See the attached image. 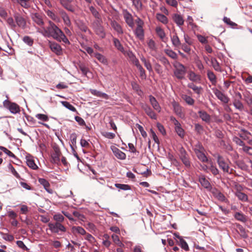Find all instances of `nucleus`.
<instances>
[{
	"mask_svg": "<svg viewBox=\"0 0 252 252\" xmlns=\"http://www.w3.org/2000/svg\"><path fill=\"white\" fill-rule=\"evenodd\" d=\"M209 164V172H211L214 176L219 174V170L216 166L214 164L212 160H208L207 161Z\"/></svg>",
	"mask_w": 252,
	"mask_h": 252,
	"instance_id": "21",
	"label": "nucleus"
},
{
	"mask_svg": "<svg viewBox=\"0 0 252 252\" xmlns=\"http://www.w3.org/2000/svg\"><path fill=\"white\" fill-rule=\"evenodd\" d=\"M210 62L212 67L216 71L222 72V70L221 67H220V64L215 58L211 57Z\"/></svg>",
	"mask_w": 252,
	"mask_h": 252,
	"instance_id": "23",
	"label": "nucleus"
},
{
	"mask_svg": "<svg viewBox=\"0 0 252 252\" xmlns=\"http://www.w3.org/2000/svg\"><path fill=\"white\" fill-rule=\"evenodd\" d=\"M112 238L113 239V242L115 243L116 245L120 247H124V245L121 242L120 240L119 237L118 235L113 234L112 235Z\"/></svg>",
	"mask_w": 252,
	"mask_h": 252,
	"instance_id": "41",
	"label": "nucleus"
},
{
	"mask_svg": "<svg viewBox=\"0 0 252 252\" xmlns=\"http://www.w3.org/2000/svg\"><path fill=\"white\" fill-rule=\"evenodd\" d=\"M94 57L96 58L101 63L107 64L108 63L107 59L102 55L98 53H94Z\"/></svg>",
	"mask_w": 252,
	"mask_h": 252,
	"instance_id": "36",
	"label": "nucleus"
},
{
	"mask_svg": "<svg viewBox=\"0 0 252 252\" xmlns=\"http://www.w3.org/2000/svg\"><path fill=\"white\" fill-rule=\"evenodd\" d=\"M39 182L41 184H42L44 186V188L48 192H51L48 189V188L49 187V184L46 180L44 179H39Z\"/></svg>",
	"mask_w": 252,
	"mask_h": 252,
	"instance_id": "51",
	"label": "nucleus"
},
{
	"mask_svg": "<svg viewBox=\"0 0 252 252\" xmlns=\"http://www.w3.org/2000/svg\"><path fill=\"white\" fill-rule=\"evenodd\" d=\"M149 100L153 108L158 112H160L161 110V107L156 99L152 95H150Z\"/></svg>",
	"mask_w": 252,
	"mask_h": 252,
	"instance_id": "20",
	"label": "nucleus"
},
{
	"mask_svg": "<svg viewBox=\"0 0 252 252\" xmlns=\"http://www.w3.org/2000/svg\"><path fill=\"white\" fill-rule=\"evenodd\" d=\"M217 163L220 168L222 169L224 172L230 173L231 172L229 168L228 162L226 161L220 155L217 156Z\"/></svg>",
	"mask_w": 252,
	"mask_h": 252,
	"instance_id": "4",
	"label": "nucleus"
},
{
	"mask_svg": "<svg viewBox=\"0 0 252 252\" xmlns=\"http://www.w3.org/2000/svg\"><path fill=\"white\" fill-rule=\"evenodd\" d=\"M156 18L158 21L163 24H166L168 22L167 18L165 15L160 13H157L156 14Z\"/></svg>",
	"mask_w": 252,
	"mask_h": 252,
	"instance_id": "38",
	"label": "nucleus"
},
{
	"mask_svg": "<svg viewBox=\"0 0 252 252\" xmlns=\"http://www.w3.org/2000/svg\"><path fill=\"white\" fill-rule=\"evenodd\" d=\"M137 127L138 128L139 130L140 131L141 135L143 137H146L147 136L146 132L144 130L143 127L139 124L136 125Z\"/></svg>",
	"mask_w": 252,
	"mask_h": 252,
	"instance_id": "63",
	"label": "nucleus"
},
{
	"mask_svg": "<svg viewBox=\"0 0 252 252\" xmlns=\"http://www.w3.org/2000/svg\"><path fill=\"white\" fill-rule=\"evenodd\" d=\"M62 103L65 107L72 111V112L76 111V108L69 102L67 101H62Z\"/></svg>",
	"mask_w": 252,
	"mask_h": 252,
	"instance_id": "46",
	"label": "nucleus"
},
{
	"mask_svg": "<svg viewBox=\"0 0 252 252\" xmlns=\"http://www.w3.org/2000/svg\"><path fill=\"white\" fill-rule=\"evenodd\" d=\"M59 14L62 17L64 25L68 27H71V22L68 15L66 14V13L62 10L60 11Z\"/></svg>",
	"mask_w": 252,
	"mask_h": 252,
	"instance_id": "17",
	"label": "nucleus"
},
{
	"mask_svg": "<svg viewBox=\"0 0 252 252\" xmlns=\"http://www.w3.org/2000/svg\"><path fill=\"white\" fill-rule=\"evenodd\" d=\"M115 186L118 189L124 190H127L130 189L129 186L126 184H115Z\"/></svg>",
	"mask_w": 252,
	"mask_h": 252,
	"instance_id": "48",
	"label": "nucleus"
},
{
	"mask_svg": "<svg viewBox=\"0 0 252 252\" xmlns=\"http://www.w3.org/2000/svg\"><path fill=\"white\" fill-rule=\"evenodd\" d=\"M49 229L52 233H59L60 231L64 232L66 231L65 227L59 222L49 223L48 224Z\"/></svg>",
	"mask_w": 252,
	"mask_h": 252,
	"instance_id": "5",
	"label": "nucleus"
},
{
	"mask_svg": "<svg viewBox=\"0 0 252 252\" xmlns=\"http://www.w3.org/2000/svg\"><path fill=\"white\" fill-rule=\"evenodd\" d=\"M123 53L126 56H127L131 60V61H132L136 58L133 53L131 51H128L125 52L124 51V53Z\"/></svg>",
	"mask_w": 252,
	"mask_h": 252,
	"instance_id": "62",
	"label": "nucleus"
},
{
	"mask_svg": "<svg viewBox=\"0 0 252 252\" xmlns=\"http://www.w3.org/2000/svg\"><path fill=\"white\" fill-rule=\"evenodd\" d=\"M90 91L91 93L96 96L102 97L106 99H108L109 98V96L106 94L101 92L100 91H97L94 89H90Z\"/></svg>",
	"mask_w": 252,
	"mask_h": 252,
	"instance_id": "29",
	"label": "nucleus"
},
{
	"mask_svg": "<svg viewBox=\"0 0 252 252\" xmlns=\"http://www.w3.org/2000/svg\"><path fill=\"white\" fill-rule=\"evenodd\" d=\"M95 32L101 38H104L105 36V33L103 27L100 25H97L94 28Z\"/></svg>",
	"mask_w": 252,
	"mask_h": 252,
	"instance_id": "33",
	"label": "nucleus"
},
{
	"mask_svg": "<svg viewBox=\"0 0 252 252\" xmlns=\"http://www.w3.org/2000/svg\"><path fill=\"white\" fill-rule=\"evenodd\" d=\"M70 141L71 144L73 145H75L76 144V139H77V135L75 133H73L71 134L70 136Z\"/></svg>",
	"mask_w": 252,
	"mask_h": 252,
	"instance_id": "64",
	"label": "nucleus"
},
{
	"mask_svg": "<svg viewBox=\"0 0 252 252\" xmlns=\"http://www.w3.org/2000/svg\"><path fill=\"white\" fill-rule=\"evenodd\" d=\"M173 19L176 24L179 26H182L184 24V20L182 16L178 14H175L173 16Z\"/></svg>",
	"mask_w": 252,
	"mask_h": 252,
	"instance_id": "30",
	"label": "nucleus"
},
{
	"mask_svg": "<svg viewBox=\"0 0 252 252\" xmlns=\"http://www.w3.org/2000/svg\"><path fill=\"white\" fill-rule=\"evenodd\" d=\"M111 149L112 150L113 154L115 157L118 159L124 160L126 158V155L122 151L115 146H111Z\"/></svg>",
	"mask_w": 252,
	"mask_h": 252,
	"instance_id": "10",
	"label": "nucleus"
},
{
	"mask_svg": "<svg viewBox=\"0 0 252 252\" xmlns=\"http://www.w3.org/2000/svg\"><path fill=\"white\" fill-rule=\"evenodd\" d=\"M102 135L108 139H113L115 137V133L109 132H104L102 133Z\"/></svg>",
	"mask_w": 252,
	"mask_h": 252,
	"instance_id": "59",
	"label": "nucleus"
},
{
	"mask_svg": "<svg viewBox=\"0 0 252 252\" xmlns=\"http://www.w3.org/2000/svg\"><path fill=\"white\" fill-rule=\"evenodd\" d=\"M198 114L199 117L202 119V121L209 123L211 120L210 116L205 111L200 110L198 111Z\"/></svg>",
	"mask_w": 252,
	"mask_h": 252,
	"instance_id": "26",
	"label": "nucleus"
},
{
	"mask_svg": "<svg viewBox=\"0 0 252 252\" xmlns=\"http://www.w3.org/2000/svg\"><path fill=\"white\" fill-rule=\"evenodd\" d=\"M35 118L37 119L44 121L47 122L49 120L48 117L47 115L42 114H37L35 115Z\"/></svg>",
	"mask_w": 252,
	"mask_h": 252,
	"instance_id": "50",
	"label": "nucleus"
},
{
	"mask_svg": "<svg viewBox=\"0 0 252 252\" xmlns=\"http://www.w3.org/2000/svg\"><path fill=\"white\" fill-rule=\"evenodd\" d=\"M51 50L57 55H60L62 53V48L60 45L53 42L50 45Z\"/></svg>",
	"mask_w": 252,
	"mask_h": 252,
	"instance_id": "27",
	"label": "nucleus"
},
{
	"mask_svg": "<svg viewBox=\"0 0 252 252\" xmlns=\"http://www.w3.org/2000/svg\"><path fill=\"white\" fill-rule=\"evenodd\" d=\"M147 45L149 49L152 51H155L157 50V46L155 42L152 39L147 41Z\"/></svg>",
	"mask_w": 252,
	"mask_h": 252,
	"instance_id": "43",
	"label": "nucleus"
},
{
	"mask_svg": "<svg viewBox=\"0 0 252 252\" xmlns=\"http://www.w3.org/2000/svg\"><path fill=\"white\" fill-rule=\"evenodd\" d=\"M54 220L56 221V222L61 223L64 220L63 216L61 214H55L53 216Z\"/></svg>",
	"mask_w": 252,
	"mask_h": 252,
	"instance_id": "49",
	"label": "nucleus"
},
{
	"mask_svg": "<svg viewBox=\"0 0 252 252\" xmlns=\"http://www.w3.org/2000/svg\"><path fill=\"white\" fill-rule=\"evenodd\" d=\"M176 132L178 135L181 137H183L185 135V131L184 129L181 127V126H177V127H175Z\"/></svg>",
	"mask_w": 252,
	"mask_h": 252,
	"instance_id": "53",
	"label": "nucleus"
},
{
	"mask_svg": "<svg viewBox=\"0 0 252 252\" xmlns=\"http://www.w3.org/2000/svg\"><path fill=\"white\" fill-rule=\"evenodd\" d=\"M244 96L245 101L248 105L252 104V96L249 93L247 92L245 93L244 94Z\"/></svg>",
	"mask_w": 252,
	"mask_h": 252,
	"instance_id": "47",
	"label": "nucleus"
},
{
	"mask_svg": "<svg viewBox=\"0 0 252 252\" xmlns=\"http://www.w3.org/2000/svg\"><path fill=\"white\" fill-rule=\"evenodd\" d=\"M188 87L192 89V90L196 94H199L201 93L202 88L198 87L193 83H189L188 85Z\"/></svg>",
	"mask_w": 252,
	"mask_h": 252,
	"instance_id": "42",
	"label": "nucleus"
},
{
	"mask_svg": "<svg viewBox=\"0 0 252 252\" xmlns=\"http://www.w3.org/2000/svg\"><path fill=\"white\" fill-rule=\"evenodd\" d=\"M156 33L158 36L162 40L163 42H166L167 38L166 37L165 33L160 27H157L155 29Z\"/></svg>",
	"mask_w": 252,
	"mask_h": 252,
	"instance_id": "19",
	"label": "nucleus"
},
{
	"mask_svg": "<svg viewBox=\"0 0 252 252\" xmlns=\"http://www.w3.org/2000/svg\"><path fill=\"white\" fill-rule=\"evenodd\" d=\"M90 10L93 14V15L96 18L99 19V15L97 11L92 6H90Z\"/></svg>",
	"mask_w": 252,
	"mask_h": 252,
	"instance_id": "61",
	"label": "nucleus"
},
{
	"mask_svg": "<svg viewBox=\"0 0 252 252\" xmlns=\"http://www.w3.org/2000/svg\"><path fill=\"white\" fill-rule=\"evenodd\" d=\"M180 246L182 249L185 250V251H188L189 250V246L187 244V243L183 240L182 238H180Z\"/></svg>",
	"mask_w": 252,
	"mask_h": 252,
	"instance_id": "56",
	"label": "nucleus"
},
{
	"mask_svg": "<svg viewBox=\"0 0 252 252\" xmlns=\"http://www.w3.org/2000/svg\"><path fill=\"white\" fill-rule=\"evenodd\" d=\"M213 195L221 202H227L228 200L224 195L216 189L214 188L211 191Z\"/></svg>",
	"mask_w": 252,
	"mask_h": 252,
	"instance_id": "15",
	"label": "nucleus"
},
{
	"mask_svg": "<svg viewBox=\"0 0 252 252\" xmlns=\"http://www.w3.org/2000/svg\"><path fill=\"white\" fill-rule=\"evenodd\" d=\"M14 17L17 26L22 28H24L26 25L25 19L18 13L14 14Z\"/></svg>",
	"mask_w": 252,
	"mask_h": 252,
	"instance_id": "11",
	"label": "nucleus"
},
{
	"mask_svg": "<svg viewBox=\"0 0 252 252\" xmlns=\"http://www.w3.org/2000/svg\"><path fill=\"white\" fill-rule=\"evenodd\" d=\"M71 231L73 234H79L80 235H85L86 232L85 230L81 226H73L71 228Z\"/></svg>",
	"mask_w": 252,
	"mask_h": 252,
	"instance_id": "31",
	"label": "nucleus"
},
{
	"mask_svg": "<svg viewBox=\"0 0 252 252\" xmlns=\"http://www.w3.org/2000/svg\"><path fill=\"white\" fill-rule=\"evenodd\" d=\"M180 158L187 167H189L190 165L189 158L186 151L183 149L181 148L180 150Z\"/></svg>",
	"mask_w": 252,
	"mask_h": 252,
	"instance_id": "9",
	"label": "nucleus"
},
{
	"mask_svg": "<svg viewBox=\"0 0 252 252\" xmlns=\"http://www.w3.org/2000/svg\"><path fill=\"white\" fill-rule=\"evenodd\" d=\"M235 218L241 221H246V219L244 215L240 213H236L235 215Z\"/></svg>",
	"mask_w": 252,
	"mask_h": 252,
	"instance_id": "58",
	"label": "nucleus"
},
{
	"mask_svg": "<svg viewBox=\"0 0 252 252\" xmlns=\"http://www.w3.org/2000/svg\"><path fill=\"white\" fill-rule=\"evenodd\" d=\"M111 25L118 33L122 34L123 32L121 26L116 22L113 21L111 22Z\"/></svg>",
	"mask_w": 252,
	"mask_h": 252,
	"instance_id": "37",
	"label": "nucleus"
},
{
	"mask_svg": "<svg viewBox=\"0 0 252 252\" xmlns=\"http://www.w3.org/2000/svg\"><path fill=\"white\" fill-rule=\"evenodd\" d=\"M233 105L235 107L239 110H242L244 108L243 105L241 100H234L233 101Z\"/></svg>",
	"mask_w": 252,
	"mask_h": 252,
	"instance_id": "52",
	"label": "nucleus"
},
{
	"mask_svg": "<svg viewBox=\"0 0 252 252\" xmlns=\"http://www.w3.org/2000/svg\"><path fill=\"white\" fill-rule=\"evenodd\" d=\"M48 27H42L37 28V32L41 33L45 37L52 36L59 41H63L65 43L69 44V41L66 38L62 31L59 29L53 22H49Z\"/></svg>",
	"mask_w": 252,
	"mask_h": 252,
	"instance_id": "1",
	"label": "nucleus"
},
{
	"mask_svg": "<svg viewBox=\"0 0 252 252\" xmlns=\"http://www.w3.org/2000/svg\"><path fill=\"white\" fill-rule=\"evenodd\" d=\"M199 181L202 186L208 190L211 191L212 189H214L212 188L210 182L206 179L204 175H201L199 177Z\"/></svg>",
	"mask_w": 252,
	"mask_h": 252,
	"instance_id": "12",
	"label": "nucleus"
},
{
	"mask_svg": "<svg viewBox=\"0 0 252 252\" xmlns=\"http://www.w3.org/2000/svg\"><path fill=\"white\" fill-rule=\"evenodd\" d=\"M18 2L24 8H27L30 6L29 0H18Z\"/></svg>",
	"mask_w": 252,
	"mask_h": 252,
	"instance_id": "54",
	"label": "nucleus"
},
{
	"mask_svg": "<svg viewBox=\"0 0 252 252\" xmlns=\"http://www.w3.org/2000/svg\"><path fill=\"white\" fill-rule=\"evenodd\" d=\"M3 104L4 106L7 108L10 112L13 114H16L20 112V107L15 103L11 102L7 100H5L3 101Z\"/></svg>",
	"mask_w": 252,
	"mask_h": 252,
	"instance_id": "7",
	"label": "nucleus"
},
{
	"mask_svg": "<svg viewBox=\"0 0 252 252\" xmlns=\"http://www.w3.org/2000/svg\"><path fill=\"white\" fill-rule=\"evenodd\" d=\"M165 53L172 59H176L177 58V54L172 50L166 49L165 50Z\"/></svg>",
	"mask_w": 252,
	"mask_h": 252,
	"instance_id": "45",
	"label": "nucleus"
},
{
	"mask_svg": "<svg viewBox=\"0 0 252 252\" xmlns=\"http://www.w3.org/2000/svg\"><path fill=\"white\" fill-rule=\"evenodd\" d=\"M8 168L9 170L12 173V174L17 178L20 179V176L19 173L16 171L13 166L11 164H9L8 165Z\"/></svg>",
	"mask_w": 252,
	"mask_h": 252,
	"instance_id": "44",
	"label": "nucleus"
},
{
	"mask_svg": "<svg viewBox=\"0 0 252 252\" xmlns=\"http://www.w3.org/2000/svg\"><path fill=\"white\" fill-rule=\"evenodd\" d=\"M171 40L172 41V43L174 47H179L181 45V43L180 42V39L176 33H175V35H173L171 37Z\"/></svg>",
	"mask_w": 252,
	"mask_h": 252,
	"instance_id": "35",
	"label": "nucleus"
},
{
	"mask_svg": "<svg viewBox=\"0 0 252 252\" xmlns=\"http://www.w3.org/2000/svg\"><path fill=\"white\" fill-rule=\"evenodd\" d=\"M182 97L186 102L189 105H192L194 103V99L189 95L184 94L182 95Z\"/></svg>",
	"mask_w": 252,
	"mask_h": 252,
	"instance_id": "40",
	"label": "nucleus"
},
{
	"mask_svg": "<svg viewBox=\"0 0 252 252\" xmlns=\"http://www.w3.org/2000/svg\"><path fill=\"white\" fill-rule=\"evenodd\" d=\"M32 19L34 23L40 26L39 28L44 27V22L41 16L37 13H34L32 16Z\"/></svg>",
	"mask_w": 252,
	"mask_h": 252,
	"instance_id": "22",
	"label": "nucleus"
},
{
	"mask_svg": "<svg viewBox=\"0 0 252 252\" xmlns=\"http://www.w3.org/2000/svg\"><path fill=\"white\" fill-rule=\"evenodd\" d=\"M172 106L175 113L180 118H183L185 115L182 111V107L175 101L172 102Z\"/></svg>",
	"mask_w": 252,
	"mask_h": 252,
	"instance_id": "16",
	"label": "nucleus"
},
{
	"mask_svg": "<svg viewBox=\"0 0 252 252\" xmlns=\"http://www.w3.org/2000/svg\"><path fill=\"white\" fill-rule=\"evenodd\" d=\"M124 17L127 24L130 27L133 28L134 27V24L132 15L127 11H125L124 12Z\"/></svg>",
	"mask_w": 252,
	"mask_h": 252,
	"instance_id": "18",
	"label": "nucleus"
},
{
	"mask_svg": "<svg viewBox=\"0 0 252 252\" xmlns=\"http://www.w3.org/2000/svg\"><path fill=\"white\" fill-rule=\"evenodd\" d=\"M236 195L238 197V198L241 200L245 201L247 200V195L243 192H237Z\"/></svg>",
	"mask_w": 252,
	"mask_h": 252,
	"instance_id": "57",
	"label": "nucleus"
},
{
	"mask_svg": "<svg viewBox=\"0 0 252 252\" xmlns=\"http://www.w3.org/2000/svg\"><path fill=\"white\" fill-rule=\"evenodd\" d=\"M27 165L32 169L36 170L38 168L37 165L35 163L33 157L31 155H27L26 157Z\"/></svg>",
	"mask_w": 252,
	"mask_h": 252,
	"instance_id": "13",
	"label": "nucleus"
},
{
	"mask_svg": "<svg viewBox=\"0 0 252 252\" xmlns=\"http://www.w3.org/2000/svg\"><path fill=\"white\" fill-rule=\"evenodd\" d=\"M113 42L115 47L122 53H124V49L120 41L116 38H114Z\"/></svg>",
	"mask_w": 252,
	"mask_h": 252,
	"instance_id": "39",
	"label": "nucleus"
},
{
	"mask_svg": "<svg viewBox=\"0 0 252 252\" xmlns=\"http://www.w3.org/2000/svg\"><path fill=\"white\" fill-rule=\"evenodd\" d=\"M72 0H60L61 4L67 10L73 12L74 11L72 7L70 5Z\"/></svg>",
	"mask_w": 252,
	"mask_h": 252,
	"instance_id": "32",
	"label": "nucleus"
},
{
	"mask_svg": "<svg viewBox=\"0 0 252 252\" xmlns=\"http://www.w3.org/2000/svg\"><path fill=\"white\" fill-rule=\"evenodd\" d=\"M0 149L1 150H2L3 152H4L6 155H7L10 157H12V158L15 157L14 154L13 153H12L10 151L7 149L6 148L2 147V146H0Z\"/></svg>",
	"mask_w": 252,
	"mask_h": 252,
	"instance_id": "55",
	"label": "nucleus"
},
{
	"mask_svg": "<svg viewBox=\"0 0 252 252\" xmlns=\"http://www.w3.org/2000/svg\"><path fill=\"white\" fill-rule=\"evenodd\" d=\"M143 108L145 111L146 113L152 119L156 120L157 116L155 112L148 105H144L143 106Z\"/></svg>",
	"mask_w": 252,
	"mask_h": 252,
	"instance_id": "24",
	"label": "nucleus"
},
{
	"mask_svg": "<svg viewBox=\"0 0 252 252\" xmlns=\"http://www.w3.org/2000/svg\"><path fill=\"white\" fill-rule=\"evenodd\" d=\"M204 148L199 144L196 145L194 148V152L197 157L203 162H206L208 160L204 154Z\"/></svg>",
	"mask_w": 252,
	"mask_h": 252,
	"instance_id": "3",
	"label": "nucleus"
},
{
	"mask_svg": "<svg viewBox=\"0 0 252 252\" xmlns=\"http://www.w3.org/2000/svg\"><path fill=\"white\" fill-rule=\"evenodd\" d=\"M23 40L28 45L31 46L33 44V40L29 36H26L24 37Z\"/></svg>",
	"mask_w": 252,
	"mask_h": 252,
	"instance_id": "60",
	"label": "nucleus"
},
{
	"mask_svg": "<svg viewBox=\"0 0 252 252\" xmlns=\"http://www.w3.org/2000/svg\"><path fill=\"white\" fill-rule=\"evenodd\" d=\"M45 12L47 16L55 22H60V17L53 11L50 10H45Z\"/></svg>",
	"mask_w": 252,
	"mask_h": 252,
	"instance_id": "25",
	"label": "nucleus"
},
{
	"mask_svg": "<svg viewBox=\"0 0 252 252\" xmlns=\"http://www.w3.org/2000/svg\"><path fill=\"white\" fill-rule=\"evenodd\" d=\"M207 77L212 84L215 85L217 83V78L214 73L211 71L208 70L207 71Z\"/></svg>",
	"mask_w": 252,
	"mask_h": 252,
	"instance_id": "34",
	"label": "nucleus"
},
{
	"mask_svg": "<svg viewBox=\"0 0 252 252\" xmlns=\"http://www.w3.org/2000/svg\"><path fill=\"white\" fill-rule=\"evenodd\" d=\"M61 153L60 149L58 147L54 148V153L52 154V161L55 163H58L60 162Z\"/></svg>",
	"mask_w": 252,
	"mask_h": 252,
	"instance_id": "14",
	"label": "nucleus"
},
{
	"mask_svg": "<svg viewBox=\"0 0 252 252\" xmlns=\"http://www.w3.org/2000/svg\"><path fill=\"white\" fill-rule=\"evenodd\" d=\"M188 77L190 81L195 82H199L201 80L200 76L192 71H190L189 72Z\"/></svg>",
	"mask_w": 252,
	"mask_h": 252,
	"instance_id": "28",
	"label": "nucleus"
},
{
	"mask_svg": "<svg viewBox=\"0 0 252 252\" xmlns=\"http://www.w3.org/2000/svg\"><path fill=\"white\" fill-rule=\"evenodd\" d=\"M212 91L213 93L220 100L224 103H227L229 102V98L218 89L213 88H212Z\"/></svg>",
	"mask_w": 252,
	"mask_h": 252,
	"instance_id": "8",
	"label": "nucleus"
},
{
	"mask_svg": "<svg viewBox=\"0 0 252 252\" xmlns=\"http://www.w3.org/2000/svg\"><path fill=\"white\" fill-rule=\"evenodd\" d=\"M173 65L175 68L174 74L178 79L184 78L186 73V68L184 65L177 61L173 63Z\"/></svg>",
	"mask_w": 252,
	"mask_h": 252,
	"instance_id": "2",
	"label": "nucleus"
},
{
	"mask_svg": "<svg viewBox=\"0 0 252 252\" xmlns=\"http://www.w3.org/2000/svg\"><path fill=\"white\" fill-rule=\"evenodd\" d=\"M137 27L134 31L136 36L140 39L144 37V31L143 29V22L139 18L135 20Z\"/></svg>",
	"mask_w": 252,
	"mask_h": 252,
	"instance_id": "6",
	"label": "nucleus"
}]
</instances>
